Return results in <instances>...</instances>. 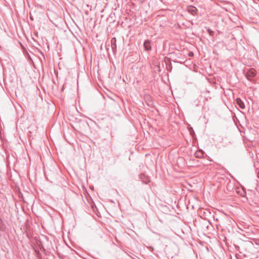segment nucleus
<instances>
[{
  "label": "nucleus",
  "instance_id": "f257e3e1",
  "mask_svg": "<svg viewBox=\"0 0 259 259\" xmlns=\"http://www.w3.org/2000/svg\"><path fill=\"white\" fill-rule=\"evenodd\" d=\"M256 75V71L253 68H251L247 71L246 72V76L247 77H253Z\"/></svg>",
  "mask_w": 259,
  "mask_h": 259
},
{
  "label": "nucleus",
  "instance_id": "f03ea898",
  "mask_svg": "<svg viewBox=\"0 0 259 259\" xmlns=\"http://www.w3.org/2000/svg\"><path fill=\"white\" fill-rule=\"evenodd\" d=\"M144 46L146 50H150L151 49V47L150 46V42L148 40H146L144 44Z\"/></svg>",
  "mask_w": 259,
  "mask_h": 259
},
{
  "label": "nucleus",
  "instance_id": "7ed1b4c3",
  "mask_svg": "<svg viewBox=\"0 0 259 259\" xmlns=\"http://www.w3.org/2000/svg\"><path fill=\"white\" fill-rule=\"evenodd\" d=\"M236 103L240 108L244 109L245 108V105L240 99L237 98L236 99Z\"/></svg>",
  "mask_w": 259,
  "mask_h": 259
},
{
  "label": "nucleus",
  "instance_id": "20e7f679",
  "mask_svg": "<svg viewBox=\"0 0 259 259\" xmlns=\"http://www.w3.org/2000/svg\"><path fill=\"white\" fill-rule=\"evenodd\" d=\"M188 10L191 14L194 15L196 13L197 9L195 7L191 6L188 8Z\"/></svg>",
  "mask_w": 259,
  "mask_h": 259
},
{
  "label": "nucleus",
  "instance_id": "39448f33",
  "mask_svg": "<svg viewBox=\"0 0 259 259\" xmlns=\"http://www.w3.org/2000/svg\"><path fill=\"white\" fill-rule=\"evenodd\" d=\"M116 38H112L111 40V47L112 49H115L116 48Z\"/></svg>",
  "mask_w": 259,
  "mask_h": 259
},
{
  "label": "nucleus",
  "instance_id": "423d86ee",
  "mask_svg": "<svg viewBox=\"0 0 259 259\" xmlns=\"http://www.w3.org/2000/svg\"><path fill=\"white\" fill-rule=\"evenodd\" d=\"M202 155V154L199 152L195 153L196 156L198 157H201Z\"/></svg>",
  "mask_w": 259,
  "mask_h": 259
},
{
  "label": "nucleus",
  "instance_id": "0eeeda50",
  "mask_svg": "<svg viewBox=\"0 0 259 259\" xmlns=\"http://www.w3.org/2000/svg\"><path fill=\"white\" fill-rule=\"evenodd\" d=\"M207 32L210 35H213V32L212 31H211L210 29H207Z\"/></svg>",
  "mask_w": 259,
  "mask_h": 259
},
{
  "label": "nucleus",
  "instance_id": "6e6552de",
  "mask_svg": "<svg viewBox=\"0 0 259 259\" xmlns=\"http://www.w3.org/2000/svg\"><path fill=\"white\" fill-rule=\"evenodd\" d=\"M193 55V53L190 52V53H189V56H192Z\"/></svg>",
  "mask_w": 259,
  "mask_h": 259
},
{
  "label": "nucleus",
  "instance_id": "1a4fd4ad",
  "mask_svg": "<svg viewBox=\"0 0 259 259\" xmlns=\"http://www.w3.org/2000/svg\"><path fill=\"white\" fill-rule=\"evenodd\" d=\"M258 243H259V240H258Z\"/></svg>",
  "mask_w": 259,
  "mask_h": 259
}]
</instances>
